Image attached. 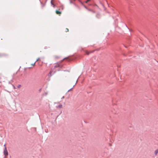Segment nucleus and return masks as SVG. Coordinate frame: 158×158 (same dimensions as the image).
Listing matches in <instances>:
<instances>
[{"mask_svg": "<svg viewBox=\"0 0 158 158\" xmlns=\"http://www.w3.org/2000/svg\"><path fill=\"white\" fill-rule=\"evenodd\" d=\"M3 153L5 157H6V156L8 155V152L7 150L6 147H5V148Z\"/></svg>", "mask_w": 158, "mask_h": 158, "instance_id": "1", "label": "nucleus"}, {"mask_svg": "<svg viewBox=\"0 0 158 158\" xmlns=\"http://www.w3.org/2000/svg\"><path fill=\"white\" fill-rule=\"evenodd\" d=\"M60 9H59L58 10H56V14L59 15H60L61 14V12L59 11Z\"/></svg>", "mask_w": 158, "mask_h": 158, "instance_id": "2", "label": "nucleus"}, {"mask_svg": "<svg viewBox=\"0 0 158 158\" xmlns=\"http://www.w3.org/2000/svg\"><path fill=\"white\" fill-rule=\"evenodd\" d=\"M62 107V105L61 104L59 105L58 106H56V108H61Z\"/></svg>", "mask_w": 158, "mask_h": 158, "instance_id": "3", "label": "nucleus"}, {"mask_svg": "<svg viewBox=\"0 0 158 158\" xmlns=\"http://www.w3.org/2000/svg\"><path fill=\"white\" fill-rule=\"evenodd\" d=\"M60 66V65L58 64H56L54 67L55 68L59 67Z\"/></svg>", "mask_w": 158, "mask_h": 158, "instance_id": "4", "label": "nucleus"}, {"mask_svg": "<svg viewBox=\"0 0 158 158\" xmlns=\"http://www.w3.org/2000/svg\"><path fill=\"white\" fill-rule=\"evenodd\" d=\"M52 0L51 1V3L52 5L54 7H55V5L54 4H53V3L52 2Z\"/></svg>", "mask_w": 158, "mask_h": 158, "instance_id": "5", "label": "nucleus"}, {"mask_svg": "<svg viewBox=\"0 0 158 158\" xmlns=\"http://www.w3.org/2000/svg\"><path fill=\"white\" fill-rule=\"evenodd\" d=\"M69 31V30L68 28H66L65 30V31L66 32H67Z\"/></svg>", "mask_w": 158, "mask_h": 158, "instance_id": "6", "label": "nucleus"}, {"mask_svg": "<svg viewBox=\"0 0 158 158\" xmlns=\"http://www.w3.org/2000/svg\"><path fill=\"white\" fill-rule=\"evenodd\" d=\"M35 62H35L34 63L31 64V65L33 66H34L35 65Z\"/></svg>", "mask_w": 158, "mask_h": 158, "instance_id": "7", "label": "nucleus"}, {"mask_svg": "<svg viewBox=\"0 0 158 158\" xmlns=\"http://www.w3.org/2000/svg\"><path fill=\"white\" fill-rule=\"evenodd\" d=\"M20 87H21V85H19L18 86V88H20Z\"/></svg>", "mask_w": 158, "mask_h": 158, "instance_id": "8", "label": "nucleus"}, {"mask_svg": "<svg viewBox=\"0 0 158 158\" xmlns=\"http://www.w3.org/2000/svg\"><path fill=\"white\" fill-rule=\"evenodd\" d=\"M157 152H157V150H156V151H155V153H156V154H157Z\"/></svg>", "mask_w": 158, "mask_h": 158, "instance_id": "9", "label": "nucleus"}, {"mask_svg": "<svg viewBox=\"0 0 158 158\" xmlns=\"http://www.w3.org/2000/svg\"><path fill=\"white\" fill-rule=\"evenodd\" d=\"M39 59H40V58H38V59H37L36 60V61H38V60H39Z\"/></svg>", "mask_w": 158, "mask_h": 158, "instance_id": "10", "label": "nucleus"}, {"mask_svg": "<svg viewBox=\"0 0 158 158\" xmlns=\"http://www.w3.org/2000/svg\"><path fill=\"white\" fill-rule=\"evenodd\" d=\"M73 88H71V89H70L68 91V92H69V91H70V90H72V89H73Z\"/></svg>", "mask_w": 158, "mask_h": 158, "instance_id": "11", "label": "nucleus"}, {"mask_svg": "<svg viewBox=\"0 0 158 158\" xmlns=\"http://www.w3.org/2000/svg\"><path fill=\"white\" fill-rule=\"evenodd\" d=\"M90 1V0H88L86 2V3H87L89 1Z\"/></svg>", "mask_w": 158, "mask_h": 158, "instance_id": "12", "label": "nucleus"}, {"mask_svg": "<svg viewBox=\"0 0 158 158\" xmlns=\"http://www.w3.org/2000/svg\"><path fill=\"white\" fill-rule=\"evenodd\" d=\"M55 57L56 58H59V57H58L56 56H55Z\"/></svg>", "mask_w": 158, "mask_h": 158, "instance_id": "13", "label": "nucleus"}, {"mask_svg": "<svg viewBox=\"0 0 158 158\" xmlns=\"http://www.w3.org/2000/svg\"><path fill=\"white\" fill-rule=\"evenodd\" d=\"M64 98V96H63V97H62V98H61V99H63V98Z\"/></svg>", "mask_w": 158, "mask_h": 158, "instance_id": "14", "label": "nucleus"}, {"mask_svg": "<svg viewBox=\"0 0 158 158\" xmlns=\"http://www.w3.org/2000/svg\"><path fill=\"white\" fill-rule=\"evenodd\" d=\"M4 147H5H5H6V145L5 144L4 145Z\"/></svg>", "mask_w": 158, "mask_h": 158, "instance_id": "15", "label": "nucleus"}, {"mask_svg": "<svg viewBox=\"0 0 158 158\" xmlns=\"http://www.w3.org/2000/svg\"><path fill=\"white\" fill-rule=\"evenodd\" d=\"M86 53H87V55H89V53H88V52H87Z\"/></svg>", "mask_w": 158, "mask_h": 158, "instance_id": "16", "label": "nucleus"}, {"mask_svg": "<svg viewBox=\"0 0 158 158\" xmlns=\"http://www.w3.org/2000/svg\"><path fill=\"white\" fill-rule=\"evenodd\" d=\"M52 73V71H50V73L51 74Z\"/></svg>", "mask_w": 158, "mask_h": 158, "instance_id": "17", "label": "nucleus"}, {"mask_svg": "<svg viewBox=\"0 0 158 158\" xmlns=\"http://www.w3.org/2000/svg\"><path fill=\"white\" fill-rule=\"evenodd\" d=\"M63 9V7H62V9Z\"/></svg>", "mask_w": 158, "mask_h": 158, "instance_id": "18", "label": "nucleus"}]
</instances>
